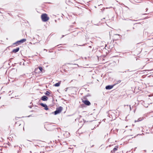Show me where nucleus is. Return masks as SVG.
<instances>
[{
  "instance_id": "obj_4",
  "label": "nucleus",
  "mask_w": 153,
  "mask_h": 153,
  "mask_svg": "<svg viewBox=\"0 0 153 153\" xmlns=\"http://www.w3.org/2000/svg\"><path fill=\"white\" fill-rule=\"evenodd\" d=\"M40 105L41 106L44 107L45 109V110H47L48 109V107L47 105L46 104H44L43 103H41L40 104Z\"/></svg>"
},
{
  "instance_id": "obj_13",
  "label": "nucleus",
  "mask_w": 153,
  "mask_h": 153,
  "mask_svg": "<svg viewBox=\"0 0 153 153\" xmlns=\"http://www.w3.org/2000/svg\"><path fill=\"white\" fill-rule=\"evenodd\" d=\"M142 120V119L140 118L139 119H138L137 120H135V122H139L140 121H141Z\"/></svg>"
},
{
  "instance_id": "obj_16",
  "label": "nucleus",
  "mask_w": 153,
  "mask_h": 153,
  "mask_svg": "<svg viewBox=\"0 0 153 153\" xmlns=\"http://www.w3.org/2000/svg\"><path fill=\"white\" fill-rule=\"evenodd\" d=\"M111 153H114V152H113V150L111 151Z\"/></svg>"
},
{
  "instance_id": "obj_6",
  "label": "nucleus",
  "mask_w": 153,
  "mask_h": 153,
  "mask_svg": "<svg viewBox=\"0 0 153 153\" xmlns=\"http://www.w3.org/2000/svg\"><path fill=\"white\" fill-rule=\"evenodd\" d=\"M83 102L85 104L87 105H89L91 104L90 102L87 100L83 101Z\"/></svg>"
},
{
  "instance_id": "obj_9",
  "label": "nucleus",
  "mask_w": 153,
  "mask_h": 153,
  "mask_svg": "<svg viewBox=\"0 0 153 153\" xmlns=\"http://www.w3.org/2000/svg\"><path fill=\"white\" fill-rule=\"evenodd\" d=\"M26 39H22L20 40H19V42L20 43H23L26 41Z\"/></svg>"
},
{
  "instance_id": "obj_15",
  "label": "nucleus",
  "mask_w": 153,
  "mask_h": 153,
  "mask_svg": "<svg viewBox=\"0 0 153 153\" xmlns=\"http://www.w3.org/2000/svg\"><path fill=\"white\" fill-rule=\"evenodd\" d=\"M121 82V80H119L118 81H117V83H120Z\"/></svg>"
},
{
  "instance_id": "obj_5",
  "label": "nucleus",
  "mask_w": 153,
  "mask_h": 153,
  "mask_svg": "<svg viewBox=\"0 0 153 153\" xmlns=\"http://www.w3.org/2000/svg\"><path fill=\"white\" fill-rule=\"evenodd\" d=\"M48 98L45 96H43L41 97V99L44 101H46L48 100Z\"/></svg>"
},
{
  "instance_id": "obj_17",
  "label": "nucleus",
  "mask_w": 153,
  "mask_h": 153,
  "mask_svg": "<svg viewBox=\"0 0 153 153\" xmlns=\"http://www.w3.org/2000/svg\"><path fill=\"white\" fill-rule=\"evenodd\" d=\"M44 51H47V50L46 49H44Z\"/></svg>"
},
{
  "instance_id": "obj_18",
  "label": "nucleus",
  "mask_w": 153,
  "mask_h": 153,
  "mask_svg": "<svg viewBox=\"0 0 153 153\" xmlns=\"http://www.w3.org/2000/svg\"><path fill=\"white\" fill-rule=\"evenodd\" d=\"M29 108H32V106H29Z\"/></svg>"
},
{
  "instance_id": "obj_8",
  "label": "nucleus",
  "mask_w": 153,
  "mask_h": 153,
  "mask_svg": "<svg viewBox=\"0 0 153 153\" xmlns=\"http://www.w3.org/2000/svg\"><path fill=\"white\" fill-rule=\"evenodd\" d=\"M61 83V81H59L58 82L56 83L54 85V86L56 87H58L59 86Z\"/></svg>"
},
{
  "instance_id": "obj_10",
  "label": "nucleus",
  "mask_w": 153,
  "mask_h": 153,
  "mask_svg": "<svg viewBox=\"0 0 153 153\" xmlns=\"http://www.w3.org/2000/svg\"><path fill=\"white\" fill-rule=\"evenodd\" d=\"M118 148V147L117 146H116L113 149V152H115V151H116L117 150V148Z\"/></svg>"
},
{
  "instance_id": "obj_7",
  "label": "nucleus",
  "mask_w": 153,
  "mask_h": 153,
  "mask_svg": "<svg viewBox=\"0 0 153 153\" xmlns=\"http://www.w3.org/2000/svg\"><path fill=\"white\" fill-rule=\"evenodd\" d=\"M19 50V48L18 47L16 48V49H13L12 51V52L14 53H16L17 52H18Z\"/></svg>"
},
{
  "instance_id": "obj_21",
  "label": "nucleus",
  "mask_w": 153,
  "mask_h": 153,
  "mask_svg": "<svg viewBox=\"0 0 153 153\" xmlns=\"http://www.w3.org/2000/svg\"><path fill=\"white\" fill-rule=\"evenodd\" d=\"M64 36V35H63V36H62V37H63Z\"/></svg>"
},
{
  "instance_id": "obj_11",
  "label": "nucleus",
  "mask_w": 153,
  "mask_h": 153,
  "mask_svg": "<svg viewBox=\"0 0 153 153\" xmlns=\"http://www.w3.org/2000/svg\"><path fill=\"white\" fill-rule=\"evenodd\" d=\"M19 41L13 43V45H19L20 43L19 42Z\"/></svg>"
},
{
  "instance_id": "obj_19",
  "label": "nucleus",
  "mask_w": 153,
  "mask_h": 153,
  "mask_svg": "<svg viewBox=\"0 0 153 153\" xmlns=\"http://www.w3.org/2000/svg\"><path fill=\"white\" fill-rule=\"evenodd\" d=\"M130 110H131V107L130 106Z\"/></svg>"
},
{
  "instance_id": "obj_3",
  "label": "nucleus",
  "mask_w": 153,
  "mask_h": 153,
  "mask_svg": "<svg viewBox=\"0 0 153 153\" xmlns=\"http://www.w3.org/2000/svg\"><path fill=\"white\" fill-rule=\"evenodd\" d=\"M115 85V84H114L113 85H108L106 86L105 87V88L107 90L111 89Z\"/></svg>"
},
{
  "instance_id": "obj_12",
  "label": "nucleus",
  "mask_w": 153,
  "mask_h": 153,
  "mask_svg": "<svg viewBox=\"0 0 153 153\" xmlns=\"http://www.w3.org/2000/svg\"><path fill=\"white\" fill-rule=\"evenodd\" d=\"M45 94L47 95V96H48L49 95V94H50V92L49 91H46V92L45 93Z\"/></svg>"
},
{
  "instance_id": "obj_14",
  "label": "nucleus",
  "mask_w": 153,
  "mask_h": 153,
  "mask_svg": "<svg viewBox=\"0 0 153 153\" xmlns=\"http://www.w3.org/2000/svg\"><path fill=\"white\" fill-rule=\"evenodd\" d=\"M39 69L40 70L41 72H42V71L43 70L42 68L41 67H38Z\"/></svg>"
},
{
  "instance_id": "obj_2",
  "label": "nucleus",
  "mask_w": 153,
  "mask_h": 153,
  "mask_svg": "<svg viewBox=\"0 0 153 153\" xmlns=\"http://www.w3.org/2000/svg\"><path fill=\"white\" fill-rule=\"evenodd\" d=\"M62 110V107L61 106L59 107L58 108H56V110L52 113H54L55 115H56L60 113Z\"/></svg>"
},
{
  "instance_id": "obj_20",
  "label": "nucleus",
  "mask_w": 153,
  "mask_h": 153,
  "mask_svg": "<svg viewBox=\"0 0 153 153\" xmlns=\"http://www.w3.org/2000/svg\"><path fill=\"white\" fill-rule=\"evenodd\" d=\"M89 47H90V48H91V46H89Z\"/></svg>"
},
{
  "instance_id": "obj_1",
  "label": "nucleus",
  "mask_w": 153,
  "mask_h": 153,
  "mask_svg": "<svg viewBox=\"0 0 153 153\" xmlns=\"http://www.w3.org/2000/svg\"><path fill=\"white\" fill-rule=\"evenodd\" d=\"M41 18L43 22H46L49 19V18L48 16L46 14H43L41 15Z\"/></svg>"
},
{
  "instance_id": "obj_22",
  "label": "nucleus",
  "mask_w": 153,
  "mask_h": 153,
  "mask_svg": "<svg viewBox=\"0 0 153 153\" xmlns=\"http://www.w3.org/2000/svg\"><path fill=\"white\" fill-rule=\"evenodd\" d=\"M93 146H94V145H92V146H91V147H93Z\"/></svg>"
}]
</instances>
